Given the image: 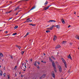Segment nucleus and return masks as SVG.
I'll return each instance as SVG.
<instances>
[{"label":"nucleus","instance_id":"obj_1","mask_svg":"<svg viewBox=\"0 0 79 79\" xmlns=\"http://www.w3.org/2000/svg\"><path fill=\"white\" fill-rule=\"evenodd\" d=\"M52 66H53L55 71H56V65H55V62H54V61L52 62Z\"/></svg>","mask_w":79,"mask_h":79},{"label":"nucleus","instance_id":"obj_2","mask_svg":"<svg viewBox=\"0 0 79 79\" xmlns=\"http://www.w3.org/2000/svg\"><path fill=\"white\" fill-rule=\"evenodd\" d=\"M58 68L60 73H61L62 72V67H61V66L60 65H58Z\"/></svg>","mask_w":79,"mask_h":79},{"label":"nucleus","instance_id":"obj_3","mask_svg":"<svg viewBox=\"0 0 79 79\" xmlns=\"http://www.w3.org/2000/svg\"><path fill=\"white\" fill-rule=\"evenodd\" d=\"M47 75V74H44L43 75L40 77V79H43L45 77V76Z\"/></svg>","mask_w":79,"mask_h":79},{"label":"nucleus","instance_id":"obj_4","mask_svg":"<svg viewBox=\"0 0 79 79\" xmlns=\"http://www.w3.org/2000/svg\"><path fill=\"white\" fill-rule=\"evenodd\" d=\"M52 76L54 78H55V73H54V72H53V71H52Z\"/></svg>","mask_w":79,"mask_h":79},{"label":"nucleus","instance_id":"obj_5","mask_svg":"<svg viewBox=\"0 0 79 79\" xmlns=\"http://www.w3.org/2000/svg\"><path fill=\"white\" fill-rule=\"evenodd\" d=\"M56 39H57V37H56V35H54V38L53 39L54 41H55V40H56Z\"/></svg>","mask_w":79,"mask_h":79},{"label":"nucleus","instance_id":"obj_6","mask_svg":"<svg viewBox=\"0 0 79 79\" xmlns=\"http://www.w3.org/2000/svg\"><path fill=\"white\" fill-rule=\"evenodd\" d=\"M49 7H50V6H48V7H44V10H47V9H48V8H49Z\"/></svg>","mask_w":79,"mask_h":79},{"label":"nucleus","instance_id":"obj_7","mask_svg":"<svg viewBox=\"0 0 79 79\" xmlns=\"http://www.w3.org/2000/svg\"><path fill=\"white\" fill-rule=\"evenodd\" d=\"M55 27H56L57 29H60V26L59 25H56L55 26Z\"/></svg>","mask_w":79,"mask_h":79},{"label":"nucleus","instance_id":"obj_8","mask_svg":"<svg viewBox=\"0 0 79 79\" xmlns=\"http://www.w3.org/2000/svg\"><path fill=\"white\" fill-rule=\"evenodd\" d=\"M61 60L64 63V64H66V61H65V60H64L63 58H61Z\"/></svg>","mask_w":79,"mask_h":79},{"label":"nucleus","instance_id":"obj_9","mask_svg":"<svg viewBox=\"0 0 79 79\" xmlns=\"http://www.w3.org/2000/svg\"><path fill=\"white\" fill-rule=\"evenodd\" d=\"M61 60L64 63V64H66V61H65V60H64L63 58H61Z\"/></svg>","mask_w":79,"mask_h":79},{"label":"nucleus","instance_id":"obj_10","mask_svg":"<svg viewBox=\"0 0 79 79\" xmlns=\"http://www.w3.org/2000/svg\"><path fill=\"white\" fill-rule=\"evenodd\" d=\"M50 22H56V21H55L54 20H49V21H48V23H50Z\"/></svg>","mask_w":79,"mask_h":79},{"label":"nucleus","instance_id":"obj_11","mask_svg":"<svg viewBox=\"0 0 79 79\" xmlns=\"http://www.w3.org/2000/svg\"><path fill=\"white\" fill-rule=\"evenodd\" d=\"M61 21L62 23H63V24H64V23H65L64 22V19H61Z\"/></svg>","mask_w":79,"mask_h":79},{"label":"nucleus","instance_id":"obj_12","mask_svg":"<svg viewBox=\"0 0 79 79\" xmlns=\"http://www.w3.org/2000/svg\"><path fill=\"white\" fill-rule=\"evenodd\" d=\"M60 45H58L57 46H56L55 48H60Z\"/></svg>","mask_w":79,"mask_h":79},{"label":"nucleus","instance_id":"obj_13","mask_svg":"<svg viewBox=\"0 0 79 79\" xmlns=\"http://www.w3.org/2000/svg\"><path fill=\"white\" fill-rule=\"evenodd\" d=\"M16 47H17L18 48H19V50H20V48H21V47L20 46H19L18 45H16Z\"/></svg>","mask_w":79,"mask_h":79},{"label":"nucleus","instance_id":"obj_14","mask_svg":"<svg viewBox=\"0 0 79 79\" xmlns=\"http://www.w3.org/2000/svg\"><path fill=\"white\" fill-rule=\"evenodd\" d=\"M35 8V6H34L31 9H30V11H29L28 12H29V11H31V10H33V9H34V8Z\"/></svg>","mask_w":79,"mask_h":79},{"label":"nucleus","instance_id":"obj_15","mask_svg":"<svg viewBox=\"0 0 79 79\" xmlns=\"http://www.w3.org/2000/svg\"><path fill=\"white\" fill-rule=\"evenodd\" d=\"M67 57L68 58H70L71 60H72L71 59V55H69Z\"/></svg>","mask_w":79,"mask_h":79},{"label":"nucleus","instance_id":"obj_16","mask_svg":"<svg viewBox=\"0 0 79 79\" xmlns=\"http://www.w3.org/2000/svg\"><path fill=\"white\" fill-rule=\"evenodd\" d=\"M37 62L36 61H35L34 63V65L35 66H36V65H37Z\"/></svg>","mask_w":79,"mask_h":79},{"label":"nucleus","instance_id":"obj_17","mask_svg":"<svg viewBox=\"0 0 79 79\" xmlns=\"http://www.w3.org/2000/svg\"><path fill=\"white\" fill-rule=\"evenodd\" d=\"M19 6H18V7L15 8V11H16V10H17L18 9H19Z\"/></svg>","mask_w":79,"mask_h":79},{"label":"nucleus","instance_id":"obj_18","mask_svg":"<svg viewBox=\"0 0 79 79\" xmlns=\"http://www.w3.org/2000/svg\"><path fill=\"white\" fill-rule=\"evenodd\" d=\"M0 56H1V57H3V54H2V53H0Z\"/></svg>","mask_w":79,"mask_h":79},{"label":"nucleus","instance_id":"obj_19","mask_svg":"<svg viewBox=\"0 0 79 79\" xmlns=\"http://www.w3.org/2000/svg\"><path fill=\"white\" fill-rule=\"evenodd\" d=\"M48 4V1H46L45 3H44V5H45V6H46V5H47Z\"/></svg>","mask_w":79,"mask_h":79},{"label":"nucleus","instance_id":"obj_20","mask_svg":"<svg viewBox=\"0 0 79 79\" xmlns=\"http://www.w3.org/2000/svg\"><path fill=\"white\" fill-rule=\"evenodd\" d=\"M49 59L50 61L52 62H53V61H52V58H51V57H49Z\"/></svg>","mask_w":79,"mask_h":79},{"label":"nucleus","instance_id":"obj_21","mask_svg":"<svg viewBox=\"0 0 79 79\" xmlns=\"http://www.w3.org/2000/svg\"><path fill=\"white\" fill-rule=\"evenodd\" d=\"M51 57L52 58V59H53V60H55V58L53 56H51Z\"/></svg>","mask_w":79,"mask_h":79},{"label":"nucleus","instance_id":"obj_22","mask_svg":"<svg viewBox=\"0 0 79 79\" xmlns=\"http://www.w3.org/2000/svg\"><path fill=\"white\" fill-rule=\"evenodd\" d=\"M66 43V42L64 41L62 42V44H65Z\"/></svg>","mask_w":79,"mask_h":79},{"label":"nucleus","instance_id":"obj_23","mask_svg":"<svg viewBox=\"0 0 79 79\" xmlns=\"http://www.w3.org/2000/svg\"><path fill=\"white\" fill-rule=\"evenodd\" d=\"M53 27H55V26H54V25H53L52 26V27H50V29H51V30H52V28H53Z\"/></svg>","mask_w":79,"mask_h":79},{"label":"nucleus","instance_id":"obj_24","mask_svg":"<svg viewBox=\"0 0 79 79\" xmlns=\"http://www.w3.org/2000/svg\"><path fill=\"white\" fill-rule=\"evenodd\" d=\"M17 34V33H13L12 35H16Z\"/></svg>","mask_w":79,"mask_h":79},{"label":"nucleus","instance_id":"obj_25","mask_svg":"<svg viewBox=\"0 0 79 79\" xmlns=\"http://www.w3.org/2000/svg\"><path fill=\"white\" fill-rule=\"evenodd\" d=\"M29 25H31V26H35V24H30Z\"/></svg>","mask_w":79,"mask_h":79},{"label":"nucleus","instance_id":"obj_26","mask_svg":"<svg viewBox=\"0 0 79 79\" xmlns=\"http://www.w3.org/2000/svg\"><path fill=\"white\" fill-rule=\"evenodd\" d=\"M0 76L2 75V71H1L0 72Z\"/></svg>","mask_w":79,"mask_h":79},{"label":"nucleus","instance_id":"obj_27","mask_svg":"<svg viewBox=\"0 0 79 79\" xmlns=\"http://www.w3.org/2000/svg\"><path fill=\"white\" fill-rule=\"evenodd\" d=\"M24 53V51H22L21 52V54H22V55H23Z\"/></svg>","mask_w":79,"mask_h":79},{"label":"nucleus","instance_id":"obj_28","mask_svg":"<svg viewBox=\"0 0 79 79\" xmlns=\"http://www.w3.org/2000/svg\"><path fill=\"white\" fill-rule=\"evenodd\" d=\"M28 21H27V22H31V21H32L31 20H28Z\"/></svg>","mask_w":79,"mask_h":79},{"label":"nucleus","instance_id":"obj_29","mask_svg":"<svg viewBox=\"0 0 79 79\" xmlns=\"http://www.w3.org/2000/svg\"><path fill=\"white\" fill-rule=\"evenodd\" d=\"M46 32H47V33H48V32H50V31H46Z\"/></svg>","mask_w":79,"mask_h":79},{"label":"nucleus","instance_id":"obj_30","mask_svg":"<svg viewBox=\"0 0 79 79\" xmlns=\"http://www.w3.org/2000/svg\"><path fill=\"white\" fill-rule=\"evenodd\" d=\"M17 27H18V26H16L14 27V29H17Z\"/></svg>","mask_w":79,"mask_h":79},{"label":"nucleus","instance_id":"obj_31","mask_svg":"<svg viewBox=\"0 0 79 79\" xmlns=\"http://www.w3.org/2000/svg\"><path fill=\"white\" fill-rule=\"evenodd\" d=\"M15 70H16V69H17V66H15Z\"/></svg>","mask_w":79,"mask_h":79},{"label":"nucleus","instance_id":"obj_32","mask_svg":"<svg viewBox=\"0 0 79 79\" xmlns=\"http://www.w3.org/2000/svg\"><path fill=\"white\" fill-rule=\"evenodd\" d=\"M37 63L38 64H40V62H37Z\"/></svg>","mask_w":79,"mask_h":79},{"label":"nucleus","instance_id":"obj_33","mask_svg":"<svg viewBox=\"0 0 79 79\" xmlns=\"http://www.w3.org/2000/svg\"><path fill=\"white\" fill-rule=\"evenodd\" d=\"M10 57L12 59H13V56H10Z\"/></svg>","mask_w":79,"mask_h":79},{"label":"nucleus","instance_id":"obj_34","mask_svg":"<svg viewBox=\"0 0 79 79\" xmlns=\"http://www.w3.org/2000/svg\"><path fill=\"white\" fill-rule=\"evenodd\" d=\"M26 63H25V64L24 66H25V68H26Z\"/></svg>","mask_w":79,"mask_h":79},{"label":"nucleus","instance_id":"obj_35","mask_svg":"<svg viewBox=\"0 0 79 79\" xmlns=\"http://www.w3.org/2000/svg\"><path fill=\"white\" fill-rule=\"evenodd\" d=\"M56 64L58 65V63L57 61L56 62Z\"/></svg>","mask_w":79,"mask_h":79},{"label":"nucleus","instance_id":"obj_36","mask_svg":"<svg viewBox=\"0 0 79 79\" xmlns=\"http://www.w3.org/2000/svg\"><path fill=\"white\" fill-rule=\"evenodd\" d=\"M47 30H50V28H47Z\"/></svg>","mask_w":79,"mask_h":79},{"label":"nucleus","instance_id":"obj_37","mask_svg":"<svg viewBox=\"0 0 79 79\" xmlns=\"http://www.w3.org/2000/svg\"><path fill=\"white\" fill-rule=\"evenodd\" d=\"M64 65H65V68H67V67H66V65H67V64H66H66H64Z\"/></svg>","mask_w":79,"mask_h":79},{"label":"nucleus","instance_id":"obj_38","mask_svg":"<svg viewBox=\"0 0 79 79\" xmlns=\"http://www.w3.org/2000/svg\"><path fill=\"white\" fill-rule=\"evenodd\" d=\"M6 75V74L5 73H4L3 74V76H4L5 77V76H6V75Z\"/></svg>","mask_w":79,"mask_h":79},{"label":"nucleus","instance_id":"obj_39","mask_svg":"<svg viewBox=\"0 0 79 79\" xmlns=\"http://www.w3.org/2000/svg\"><path fill=\"white\" fill-rule=\"evenodd\" d=\"M69 44L71 45H72L73 44V43H70Z\"/></svg>","mask_w":79,"mask_h":79},{"label":"nucleus","instance_id":"obj_40","mask_svg":"<svg viewBox=\"0 0 79 79\" xmlns=\"http://www.w3.org/2000/svg\"><path fill=\"white\" fill-rule=\"evenodd\" d=\"M37 68L38 69H39V68H40V67L38 66H37Z\"/></svg>","mask_w":79,"mask_h":79},{"label":"nucleus","instance_id":"obj_41","mask_svg":"<svg viewBox=\"0 0 79 79\" xmlns=\"http://www.w3.org/2000/svg\"><path fill=\"white\" fill-rule=\"evenodd\" d=\"M11 11H12V10H11L10 11L8 12V13H11Z\"/></svg>","mask_w":79,"mask_h":79},{"label":"nucleus","instance_id":"obj_42","mask_svg":"<svg viewBox=\"0 0 79 79\" xmlns=\"http://www.w3.org/2000/svg\"><path fill=\"white\" fill-rule=\"evenodd\" d=\"M23 71H26V69H23Z\"/></svg>","mask_w":79,"mask_h":79},{"label":"nucleus","instance_id":"obj_43","mask_svg":"<svg viewBox=\"0 0 79 79\" xmlns=\"http://www.w3.org/2000/svg\"><path fill=\"white\" fill-rule=\"evenodd\" d=\"M7 77H8V79H10V77H9V76L8 75V76H7Z\"/></svg>","mask_w":79,"mask_h":79},{"label":"nucleus","instance_id":"obj_44","mask_svg":"<svg viewBox=\"0 0 79 79\" xmlns=\"http://www.w3.org/2000/svg\"><path fill=\"white\" fill-rule=\"evenodd\" d=\"M8 12H6L5 13V14H8Z\"/></svg>","mask_w":79,"mask_h":79},{"label":"nucleus","instance_id":"obj_45","mask_svg":"<svg viewBox=\"0 0 79 79\" xmlns=\"http://www.w3.org/2000/svg\"><path fill=\"white\" fill-rule=\"evenodd\" d=\"M70 27H71V26H70V25H69V26H68V28H69Z\"/></svg>","mask_w":79,"mask_h":79},{"label":"nucleus","instance_id":"obj_46","mask_svg":"<svg viewBox=\"0 0 79 79\" xmlns=\"http://www.w3.org/2000/svg\"><path fill=\"white\" fill-rule=\"evenodd\" d=\"M30 20V18H28V19L27 20V21L28 20Z\"/></svg>","mask_w":79,"mask_h":79},{"label":"nucleus","instance_id":"obj_47","mask_svg":"<svg viewBox=\"0 0 79 79\" xmlns=\"http://www.w3.org/2000/svg\"><path fill=\"white\" fill-rule=\"evenodd\" d=\"M4 70H5V69H6L5 67H4Z\"/></svg>","mask_w":79,"mask_h":79},{"label":"nucleus","instance_id":"obj_48","mask_svg":"<svg viewBox=\"0 0 79 79\" xmlns=\"http://www.w3.org/2000/svg\"><path fill=\"white\" fill-rule=\"evenodd\" d=\"M7 33H8V31H6V34H7Z\"/></svg>","mask_w":79,"mask_h":79},{"label":"nucleus","instance_id":"obj_49","mask_svg":"<svg viewBox=\"0 0 79 79\" xmlns=\"http://www.w3.org/2000/svg\"><path fill=\"white\" fill-rule=\"evenodd\" d=\"M68 73H70V70H69L68 72Z\"/></svg>","mask_w":79,"mask_h":79},{"label":"nucleus","instance_id":"obj_50","mask_svg":"<svg viewBox=\"0 0 79 79\" xmlns=\"http://www.w3.org/2000/svg\"><path fill=\"white\" fill-rule=\"evenodd\" d=\"M22 1H19V2H18V3H19V2H21Z\"/></svg>","mask_w":79,"mask_h":79},{"label":"nucleus","instance_id":"obj_51","mask_svg":"<svg viewBox=\"0 0 79 79\" xmlns=\"http://www.w3.org/2000/svg\"><path fill=\"white\" fill-rule=\"evenodd\" d=\"M26 35H29V33H27Z\"/></svg>","mask_w":79,"mask_h":79},{"label":"nucleus","instance_id":"obj_52","mask_svg":"<svg viewBox=\"0 0 79 79\" xmlns=\"http://www.w3.org/2000/svg\"><path fill=\"white\" fill-rule=\"evenodd\" d=\"M41 62H42V63H44V62L43 60H42Z\"/></svg>","mask_w":79,"mask_h":79},{"label":"nucleus","instance_id":"obj_53","mask_svg":"<svg viewBox=\"0 0 79 79\" xmlns=\"http://www.w3.org/2000/svg\"><path fill=\"white\" fill-rule=\"evenodd\" d=\"M27 35H26L24 36V37H26V36H27Z\"/></svg>","mask_w":79,"mask_h":79},{"label":"nucleus","instance_id":"obj_54","mask_svg":"<svg viewBox=\"0 0 79 79\" xmlns=\"http://www.w3.org/2000/svg\"><path fill=\"white\" fill-rule=\"evenodd\" d=\"M30 61H32V59H31L30 60Z\"/></svg>","mask_w":79,"mask_h":79},{"label":"nucleus","instance_id":"obj_55","mask_svg":"<svg viewBox=\"0 0 79 79\" xmlns=\"http://www.w3.org/2000/svg\"><path fill=\"white\" fill-rule=\"evenodd\" d=\"M21 77H23V75H21Z\"/></svg>","mask_w":79,"mask_h":79},{"label":"nucleus","instance_id":"obj_56","mask_svg":"<svg viewBox=\"0 0 79 79\" xmlns=\"http://www.w3.org/2000/svg\"><path fill=\"white\" fill-rule=\"evenodd\" d=\"M10 3H12V2L10 1Z\"/></svg>","mask_w":79,"mask_h":79},{"label":"nucleus","instance_id":"obj_57","mask_svg":"<svg viewBox=\"0 0 79 79\" xmlns=\"http://www.w3.org/2000/svg\"><path fill=\"white\" fill-rule=\"evenodd\" d=\"M22 66H24V64L22 63Z\"/></svg>","mask_w":79,"mask_h":79},{"label":"nucleus","instance_id":"obj_58","mask_svg":"<svg viewBox=\"0 0 79 79\" xmlns=\"http://www.w3.org/2000/svg\"><path fill=\"white\" fill-rule=\"evenodd\" d=\"M44 55L45 56V53H44Z\"/></svg>","mask_w":79,"mask_h":79},{"label":"nucleus","instance_id":"obj_59","mask_svg":"<svg viewBox=\"0 0 79 79\" xmlns=\"http://www.w3.org/2000/svg\"><path fill=\"white\" fill-rule=\"evenodd\" d=\"M74 14H75V15H76V12H75V13H74Z\"/></svg>","mask_w":79,"mask_h":79},{"label":"nucleus","instance_id":"obj_60","mask_svg":"<svg viewBox=\"0 0 79 79\" xmlns=\"http://www.w3.org/2000/svg\"><path fill=\"white\" fill-rule=\"evenodd\" d=\"M12 19V17H11V18H10V19H9V20H10V19Z\"/></svg>","mask_w":79,"mask_h":79},{"label":"nucleus","instance_id":"obj_61","mask_svg":"<svg viewBox=\"0 0 79 79\" xmlns=\"http://www.w3.org/2000/svg\"><path fill=\"white\" fill-rule=\"evenodd\" d=\"M18 13H17V14H16L15 15H18Z\"/></svg>","mask_w":79,"mask_h":79},{"label":"nucleus","instance_id":"obj_62","mask_svg":"<svg viewBox=\"0 0 79 79\" xmlns=\"http://www.w3.org/2000/svg\"><path fill=\"white\" fill-rule=\"evenodd\" d=\"M29 0H25V1H29Z\"/></svg>","mask_w":79,"mask_h":79},{"label":"nucleus","instance_id":"obj_63","mask_svg":"<svg viewBox=\"0 0 79 79\" xmlns=\"http://www.w3.org/2000/svg\"><path fill=\"white\" fill-rule=\"evenodd\" d=\"M26 61H27V60H26Z\"/></svg>","mask_w":79,"mask_h":79},{"label":"nucleus","instance_id":"obj_64","mask_svg":"<svg viewBox=\"0 0 79 79\" xmlns=\"http://www.w3.org/2000/svg\"><path fill=\"white\" fill-rule=\"evenodd\" d=\"M2 67V66H1V65H0V68H1Z\"/></svg>","mask_w":79,"mask_h":79}]
</instances>
